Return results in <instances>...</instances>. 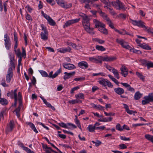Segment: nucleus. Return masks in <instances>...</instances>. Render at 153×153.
I'll use <instances>...</instances> for the list:
<instances>
[{"label": "nucleus", "instance_id": "61", "mask_svg": "<svg viewBox=\"0 0 153 153\" xmlns=\"http://www.w3.org/2000/svg\"><path fill=\"white\" fill-rule=\"evenodd\" d=\"M96 41L100 44H102L104 43L105 41L99 39H96Z\"/></svg>", "mask_w": 153, "mask_h": 153}, {"label": "nucleus", "instance_id": "44", "mask_svg": "<svg viewBox=\"0 0 153 153\" xmlns=\"http://www.w3.org/2000/svg\"><path fill=\"white\" fill-rule=\"evenodd\" d=\"M91 142L93 144H95V146L96 147L99 146L102 144L101 142L99 140H97L96 142L93 140Z\"/></svg>", "mask_w": 153, "mask_h": 153}, {"label": "nucleus", "instance_id": "36", "mask_svg": "<svg viewBox=\"0 0 153 153\" xmlns=\"http://www.w3.org/2000/svg\"><path fill=\"white\" fill-rule=\"evenodd\" d=\"M21 108V107H20V106H19L14 111L16 113L17 117L18 118H19L20 117V111Z\"/></svg>", "mask_w": 153, "mask_h": 153}, {"label": "nucleus", "instance_id": "10", "mask_svg": "<svg viewBox=\"0 0 153 153\" xmlns=\"http://www.w3.org/2000/svg\"><path fill=\"white\" fill-rule=\"evenodd\" d=\"M121 74L123 76H126L128 74V69L127 68L123 65H122L120 68Z\"/></svg>", "mask_w": 153, "mask_h": 153}, {"label": "nucleus", "instance_id": "41", "mask_svg": "<svg viewBox=\"0 0 153 153\" xmlns=\"http://www.w3.org/2000/svg\"><path fill=\"white\" fill-rule=\"evenodd\" d=\"M75 71H73L70 73L65 72L64 73V74H65L64 76H73L75 75Z\"/></svg>", "mask_w": 153, "mask_h": 153}, {"label": "nucleus", "instance_id": "15", "mask_svg": "<svg viewBox=\"0 0 153 153\" xmlns=\"http://www.w3.org/2000/svg\"><path fill=\"white\" fill-rule=\"evenodd\" d=\"M71 48L69 47L67 48H62L58 49V51L61 53L70 52Z\"/></svg>", "mask_w": 153, "mask_h": 153}, {"label": "nucleus", "instance_id": "7", "mask_svg": "<svg viewBox=\"0 0 153 153\" xmlns=\"http://www.w3.org/2000/svg\"><path fill=\"white\" fill-rule=\"evenodd\" d=\"M130 22L134 25L137 26L139 27L144 28L145 27V23L141 20L137 21L130 18Z\"/></svg>", "mask_w": 153, "mask_h": 153}, {"label": "nucleus", "instance_id": "62", "mask_svg": "<svg viewBox=\"0 0 153 153\" xmlns=\"http://www.w3.org/2000/svg\"><path fill=\"white\" fill-rule=\"evenodd\" d=\"M85 79V77H77L76 78H75L74 79V80L76 81H82L83 80Z\"/></svg>", "mask_w": 153, "mask_h": 153}, {"label": "nucleus", "instance_id": "4", "mask_svg": "<svg viewBox=\"0 0 153 153\" xmlns=\"http://www.w3.org/2000/svg\"><path fill=\"white\" fill-rule=\"evenodd\" d=\"M57 4L61 7L65 9H68L71 7L72 5L71 3H68L63 0H55Z\"/></svg>", "mask_w": 153, "mask_h": 153}, {"label": "nucleus", "instance_id": "58", "mask_svg": "<svg viewBox=\"0 0 153 153\" xmlns=\"http://www.w3.org/2000/svg\"><path fill=\"white\" fill-rule=\"evenodd\" d=\"M25 17L29 21H32V18L31 16L29 14L27 13L25 14Z\"/></svg>", "mask_w": 153, "mask_h": 153}, {"label": "nucleus", "instance_id": "52", "mask_svg": "<svg viewBox=\"0 0 153 153\" xmlns=\"http://www.w3.org/2000/svg\"><path fill=\"white\" fill-rule=\"evenodd\" d=\"M148 61L144 59H141L140 61L141 64L145 66H146Z\"/></svg>", "mask_w": 153, "mask_h": 153}, {"label": "nucleus", "instance_id": "26", "mask_svg": "<svg viewBox=\"0 0 153 153\" xmlns=\"http://www.w3.org/2000/svg\"><path fill=\"white\" fill-rule=\"evenodd\" d=\"M75 118L74 119V121L76 124L77 125L78 127L81 130H82V129L81 128V126L80 123L78 119V116L76 115L75 116Z\"/></svg>", "mask_w": 153, "mask_h": 153}, {"label": "nucleus", "instance_id": "18", "mask_svg": "<svg viewBox=\"0 0 153 153\" xmlns=\"http://www.w3.org/2000/svg\"><path fill=\"white\" fill-rule=\"evenodd\" d=\"M114 90V92L119 95H121L124 93V90L120 87L115 88Z\"/></svg>", "mask_w": 153, "mask_h": 153}, {"label": "nucleus", "instance_id": "64", "mask_svg": "<svg viewBox=\"0 0 153 153\" xmlns=\"http://www.w3.org/2000/svg\"><path fill=\"white\" fill-rule=\"evenodd\" d=\"M123 131V129H126L127 130H130L129 127L126 125L124 124L122 127Z\"/></svg>", "mask_w": 153, "mask_h": 153}, {"label": "nucleus", "instance_id": "50", "mask_svg": "<svg viewBox=\"0 0 153 153\" xmlns=\"http://www.w3.org/2000/svg\"><path fill=\"white\" fill-rule=\"evenodd\" d=\"M116 129L120 131H123L122 127L120 125L119 123H118L116 126Z\"/></svg>", "mask_w": 153, "mask_h": 153}, {"label": "nucleus", "instance_id": "21", "mask_svg": "<svg viewBox=\"0 0 153 153\" xmlns=\"http://www.w3.org/2000/svg\"><path fill=\"white\" fill-rule=\"evenodd\" d=\"M98 12L100 15L106 21H108V20L110 19L107 16V15L106 14L102 12L101 10L100 11H98Z\"/></svg>", "mask_w": 153, "mask_h": 153}, {"label": "nucleus", "instance_id": "49", "mask_svg": "<svg viewBox=\"0 0 153 153\" xmlns=\"http://www.w3.org/2000/svg\"><path fill=\"white\" fill-rule=\"evenodd\" d=\"M107 22L108 24L111 28L114 29L115 28L114 26L113 23L111 22L110 19L108 20V21H107Z\"/></svg>", "mask_w": 153, "mask_h": 153}, {"label": "nucleus", "instance_id": "11", "mask_svg": "<svg viewBox=\"0 0 153 153\" xmlns=\"http://www.w3.org/2000/svg\"><path fill=\"white\" fill-rule=\"evenodd\" d=\"M10 59V64L9 65L15 66V60L14 59V55L11 53H9L8 54Z\"/></svg>", "mask_w": 153, "mask_h": 153}, {"label": "nucleus", "instance_id": "47", "mask_svg": "<svg viewBox=\"0 0 153 153\" xmlns=\"http://www.w3.org/2000/svg\"><path fill=\"white\" fill-rule=\"evenodd\" d=\"M91 76H105V74L103 73H92L90 75Z\"/></svg>", "mask_w": 153, "mask_h": 153}, {"label": "nucleus", "instance_id": "31", "mask_svg": "<svg viewBox=\"0 0 153 153\" xmlns=\"http://www.w3.org/2000/svg\"><path fill=\"white\" fill-rule=\"evenodd\" d=\"M68 102L71 104H74L79 103H81L82 102V101L80 100H77L76 99L75 100H69L68 101Z\"/></svg>", "mask_w": 153, "mask_h": 153}, {"label": "nucleus", "instance_id": "37", "mask_svg": "<svg viewBox=\"0 0 153 153\" xmlns=\"http://www.w3.org/2000/svg\"><path fill=\"white\" fill-rule=\"evenodd\" d=\"M58 124L62 128H64L68 129L70 128L68 127L67 124H66L64 123L61 122V123H59Z\"/></svg>", "mask_w": 153, "mask_h": 153}, {"label": "nucleus", "instance_id": "48", "mask_svg": "<svg viewBox=\"0 0 153 153\" xmlns=\"http://www.w3.org/2000/svg\"><path fill=\"white\" fill-rule=\"evenodd\" d=\"M62 72L61 68H60L57 70L56 72L53 74V76H57Z\"/></svg>", "mask_w": 153, "mask_h": 153}, {"label": "nucleus", "instance_id": "22", "mask_svg": "<svg viewBox=\"0 0 153 153\" xmlns=\"http://www.w3.org/2000/svg\"><path fill=\"white\" fill-rule=\"evenodd\" d=\"M17 89L14 90V91H11V98H14V99H17L18 97L17 94Z\"/></svg>", "mask_w": 153, "mask_h": 153}, {"label": "nucleus", "instance_id": "55", "mask_svg": "<svg viewBox=\"0 0 153 153\" xmlns=\"http://www.w3.org/2000/svg\"><path fill=\"white\" fill-rule=\"evenodd\" d=\"M120 139L124 141H129L130 140L129 138H126L125 136H120Z\"/></svg>", "mask_w": 153, "mask_h": 153}, {"label": "nucleus", "instance_id": "19", "mask_svg": "<svg viewBox=\"0 0 153 153\" xmlns=\"http://www.w3.org/2000/svg\"><path fill=\"white\" fill-rule=\"evenodd\" d=\"M41 38L43 40H46L48 39V31L42 32L41 33Z\"/></svg>", "mask_w": 153, "mask_h": 153}, {"label": "nucleus", "instance_id": "30", "mask_svg": "<svg viewBox=\"0 0 153 153\" xmlns=\"http://www.w3.org/2000/svg\"><path fill=\"white\" fill-rule=\"evenodd\" d=\"M18 99L19 101V106H20V107H21L22 103V98L21 93L20 92L18 93L17 98V100Z\"/></svg>", "mask_w": 153, "mask_h": 153}, {"label": "nucleus", "instance_id": "27", "mask_svg": "<svg viewBox=\"0 0 153 153\" xmlns=\"http://www.w3.org/2000/svg\"><path fill=\"white\" fill-rule=\"evenodd\" d=\"M139 46L142 48L146 50H150L151 49V48L149 46L145 43L140 44Z\"/></svg>", "mask_w": 153, "mask_h": 153}, {"label": "nucleus", "instance_id": "51", "mask_svg": "<svg viewBox=\"0 0 153 153\" xmlns=\"http://www.w3.org/2000/svg\"><path fill=\"white\" fill-rule=\"evenodd\" d=\"M4 42L10 41V37L7 34L4 35Z\"/></svg>", "mask_w": 153, "mask_h": 153}, {"label": "nucleus", "instance_id": "63", "mask_svg": "<svg viewBox=\"0 0 153 153\" xmlns=\"http://www.w3.org/2000/svg\"><path fill=\"white\" fill-rule=\"evenodd\" d=\"M26 123L30 127L31 129L35 126L31 122H27Z\"/></svg>", "mask_w": 153, "mask_h": 153}, {"label": "nucleus", "instance_id": "45", "mask_svg": "<svg viewBox=\"0 0 153 153\" xmlns=\"http://www.w3.org/2000/svg\"><path fill=\"white\" fill-rule=\"evenodd\" d=\"M146 66L148 69H149L150 68H153V62L148 61Z\"/></svg>", "mask_w": 153, "mask_h": 153}, {"label": "nucleus", "instance_id": "53", "mask_svg": "<svg viewBox=\"0 0 153 153\" xmlns=\"http://www.w3.org/2000/svg\"><path fill=\"white\" fill-rule=\"evenodd\" d=\"M79 88H80V87L79 86H76V87H74L73 88L71 89V91H70V93L72 94L74 93V92L75 91L79 89Z\"/></svg>", "mask_w": 153, "mask_h": 153}, {"label": "nucleus", "instance_id": "24", "mask_svg": "<svg viewBox=\"0 0 153 153\" xmlns=\"http://www.w3.org/2000/svg\"><path fill=\"white\" fill-rule=\"evenodd\" d=\"M76 98L77 100H80V99H84V95L83 93H80L77 94L75 95Z\"/></svg>", "mask_w": 153, "mask_h": 153}, {"label": "nucleus", "instance_id": "54", "mask_svg": "<svg viewBox=\"0 0 153 153\" xmlns=\"http://www.w3.org/2000/svg\"><path fill=\"white\" fill-rule=\"evenodd\" d=\"M119 146V148L121 149H125L127 148V147L126 145L123 143L120 144Z\"/></svg>", "mask_w": 153, "mask_h": 153}, {"label": "nucleus", "instance_id": "28", "mask_svg": "<svg viewBox=\"0 0 153 153\" xmlns=\"http://www.w3.org/2000/svg\"><path fill=\"white\" fill-rule=\"evenodd\" d=\"M11 41L4 42V45L6 49L8 50L11 48Z\"/></svg>", "mask_w": 153, "mask_h": 153}, {"label": "nucleus", "instance_id": "33", "mask_svg": "<svg viewBox=\"0 0 153 153\" xmlns=\"http://www.w3.org/2000/svg\"><path fill=\"white\" fill-rule=\"evenodd\" d=\"M92 106L96 108L97 109H98L101 110H104V107L100 105H95L94 104H93Z\"/></svg>", "mask_w": 153, "mask_h": 153}, {"label": "nucleus", "instance_id": "56", "mask_svg": "<svg viewBox=\"0 0 153 153\" xmlns=\"http://www.w3.org/2000/svg\"><path fill=\"white\" fill-rule=\"evenodd\" d=\"M46 105L49 108H51L53 111H55V108L53 106H52L51 104L49 102H48V103Z\"/></svg>", "mask_w": 153, "mask_h": 153}, {"label": "nucleus", "instance_id": "59", "mask_svg": "<svg viewBox=\"0 0 153 153\" xmlns=\"http://www.w3.org/2000/svg\"><path fill=\"white\" fill-rule=\"evenodd\" d=\"M98 0H84L83 3H89L90 2L92 3L93 1H97Z\"/></svg>", "mask_w": 153, "mask_h": 153}, {"label": "nucleus", "instance_id": "17", "mask_svg": "<svg viewBox=\"0 0 153 153\" xmlns=\"http://www.w3.org/2000/svg\"><path fill=\"white\" fill-rule=\"evenodd\" d=\"M93 22L95 24V27L97 28H99L101 26H105V25L104 24L97 19H94Z\"/></svg>", "mask_w": 153, "mask_h": 153}, {"label": "nucleus", "instance_id": "43", "mask_svg": "<svg viewBox=\"0 0 153 153\" xmlns=\"http://www.w3.org/2000/svg\"><path fill=\"white\" fill-rule=\"evenodd\" d=\"M1 84L4 87H7L9 86L7 84H6V80L5 81V79H2V80L1 81Z\"/></svg>", "mask_w": 153, "mask_h": 153}, {"label": "nucleus", "instance_id": "3", "mask_svg": "<svg viewBox=\"0 0 153 153\" xmlns=\"http://www.w3.org/2000/svg\"><path fill=\"white\" fill-rule=\"evenodd\" d=\"M98 82L100 84L105 87V88H107L106 86L111 88L113 87V85L111 83L106 79L100 78L99 79Z\"/></svg>", "mask_w": 153, "mask_h": 153}, {"label": "nucleus", "instance_id": "40", "mask_svg": "<svg viewBox=\"0 0 153 153\" xmlns=\"http://www.w3.org/2000/svg\"><path fill=\"white\" fill-rule=\"evenodd\" d=\"M48 22L49 24L51 25L54 26L56 25V22H55L51 18L48 19Z\"/></svg>", "mask_w": 153, "mask_h": 153}, {"label": "nucleus", "instance_id": "23", "mask_svg": "<svg viewBox=\"0 0 153 153\" xmlns=\"http://www.w3.org/2000/svg\"><path fill=\"white\" fill-rule=\"evenodd\" d=\"M145 138L148 140L151 141L153 143V136L149 134H146Z\"/></svg>", "mask_w": 153, "mask_h": 153}, {"label": "nucleus", "instance_id": "46", "mask_svg": "<svg viewBox=\"0 0 153 153\" xmlns=\"http://www.w3.org/2000/svg\"><path fill=\"white\" fill-rule=\"evenodd\" d=\"M39 71L42 76H48V74L46 71L43 70Z\"/></svg>", "mask_w": 153, "mask_h": 153}, {"label": "nucleus", "instance_id": "42", "mask_svg": "<svg viewBox=\"0 0 153 153\" xmlns=\"http://www.w3.org/2000/svg\"><path fill=\"white\" fill-rule=\"evenodd\" d=\"M111 72L114 74L115 76H118L119 75L118 71L114 68H113Z\"/></svg>", "mask_w": 153, "mask_h": 153}, {"label": "nucleus", "instance_id": "32", "mask_svg": "<svg viewBox=\"0 0 153 153\" xmlns=\"http://www.w3.org/2000/svg\"><path fill=\"white\" fill-rule=\"evenodd\" d=\"M0 103L2 105H5L7 104L8 101L6 99L1 98L0 99Z\"/></svg>", "mask_w": 153, "mask_h": 153}, {"label": "nucleus", "instance_id": "60", "mask_svg": "<svg viewBox=\"0 0 153 153\" xmlns=\"http://www.w3.org/2000/svg\"><path fill=\"white\" fill-rule=\"evenodd\" d=\"M127 90L132 92H134V89L133 88L131 87L130 85H129L128 87L127 88Z\"/></svg>", "mask_w": 153, "mask_h": 153}, {"label": "nucleus", "instance_id": "57", "mask_svg": "<svg viewBox=\"0 0 153 153\" xmlns=\"http://www.w3.org/2000/svg\"><path fill=\"white\" fill-rule=\"evenodd\" d=\"M25 8L27 9V11L30 13L32 12L33 9L30 7L29 5H27L25 7Z\"/></svg>", "mask_w": 153, "mask_h": 153}, {"label": "nucleus", "instance_id": "20", "mask_svg": "<svg viewBox=\"0 0 153 153\" xmlns=\"http://www.w3.org/2000/svg\"><path fill=\"white\" fill-rule=\"evenodd\" d=\"M14 127V124L13 121L11 120L7 126L8 131H11Z\"/></svg>", "mask_w": 153, "mask_h": 153}, {"label": "nucleus", "instance_id": "16", "mask_svg": "<svg viewBox=\"0 0 153 153\" xmlns=\"http://www.w3.org/2000/svg\"><path fill=\"white\" fill-rule=\"evenodd\" d=\"M15 69V66L9 65V68L8 70L6 76H13V71Z\"/></svg>", "mask_w": 153, "mask_h": 153}, {"label": "nucleus", "instance_id": "35", "mask_svg": "<svg viewBox=\"0 0 153 153\" xmlns=\"http://www.w3.org/2000/svg\"><path fill=\"white\" fill-rule=\"evenodd\" d=\"M143 28L144 30L146 31L148 33H153V28L146 27V26L145 27H144Z\"/></svg>", "mask_w": 153, "mask_h": 153}, {"label": "nucleus", "instance_id": "29", "mask_svg": "<svg viewBox=\"0 0 153 153\" xmlns=\"http://www.w3.org/2000/svg\"><path fill=\"white\" fill-rule=\"evenodd\" d=\"M98 30L102 33L106 34L108 33L107 30L105 28V26H101L99 28Z\"/></svg>", "mask_w": 153, "mask_h": 153}, {"label": "nucleus", "instance_id": "14", "mask_svg": "<svg viewBox=\"0 0 153 153\" xmlns=\"http://www.w3.org/2000/svg\"><path fill=\"white\" fill-rule=\"evenodd\" d=\"M124 108L125 109L127 113L129 114H133L134 115L135 114L137 113V112L135 111H134L131 110H129L128 106L127 105L125 104H123Z\"/></svg>", "mask_w": 153, "mask_h": 153}, {"label": "nucleus", "instance_id": "39", "mask_svg": "<svg viewBox=\"0 0 153 153\" xmlns=\"http://www.w3.org/2000/svg\"><path fill=\"white\" fill-rule=\"evenodd\" d=\"M96 49L101 51H104L105 50V48L102 46L97 45L96 46Z\"/></svg>", "mask_w": 153, "mask_h": 153}, {"label": "nucleus", "instance_id": "34", "mask_svg": "<svg viewBox=\"0 0 153 153\" xmlns=\"http://www.w3.org/2000/svg\"><path fill=\"white\" fill-rule=\"evenodd\" d=\"M142 97V94L139 92H137L134 96V98L135 100H137L140 99Z\"/></svg>", "mask_w": 153, "mask_h": 153}, {"label": "nucleus", "instance_id": "1", "mask_svg": "<svg viewBox=\"0 0 153 153\" xmlns=\"http://www.w3.org/2000/svg\"><path fill=\"white\" fill-rule=\"evenodd\" d=\"M95 57L96 63H101L102 61H106L107 62H111L115 60L116 58L113 56H106L105 57H102L97 56Z\"/></svg>", "mask_w": 153, "mask_h": 153}, {"label": "nucleus", "instance_id": "2", "mask_svg": "<svg viewBox=\"0 0 153 153\" xmlns=\"http://www.w3.org/2000/svg\"><path fill=\"white\" fill-rule=\"evenodd\" d=\"M111 5L116 9L120 10L122 9L125 10L126 8L125 5L120 0H117L116 1H112Z\"/></svg>", "mask_w": 153, "mask_h": 153}, {"label": "nucleus", "instance_id": "13", "mask_svg": "<svg viewBox=\"0 0 153 153\" xmlns=\"http://www.w3.org/2000/svg\"><path fill=\"white\" fill-rule=\"evenodd\" d=\"M78 65L79 67L84 69L87 68L88 66V63L84 61L79 62Z\"/></svg>", "mask_w": 153, "mask_h": 153}, {"label": "nucleus", "instance_id": "5", "mask_svg": "<svg viewBox=\"0 0 153 153\" xmlns=\"http://www.w3.org/2000/svg\"><path fill=\"white\" fill-rule=\"evenodd\" d=\"M143 98L144 100L142 101V104L143 105L149 103L150 102H153V93H149L148 96H145Z\"/></svg>", "mask_w": 153, "mask_h": 153}, {"label": "nucleus", "instance_id": "6", "mask_svg": "<svg viewBox=\"0 0 153 153\" xmlns=\"http://www.w3.org/2000/svg\"><path fill=\"white\" fill-rule=\"evenodd\" d=\"M116 42L120 44L123 48L130 50L131 51V48L128 44V43L122 39H116Z\"/></svg>", "mask_w": 153, "mask_h": 153}, {"label": "nucleus", "instance_id": "12", "mask_svg": "<svg viewBox=\"0 0 153 153\" xmlns=\"http://www.w3.org/2000/svg\"><path fill=\"white\" fill-rule=\"evenodd\" d=\"M62 65L65 68L68 70H72L76 68L75 66L74 65L67 63H63Z\"/></svg>", "mask_w": 153, "mask_h": 153}, {"label": "nucleus", "instance_id": "25", "mask_svg": "<svg viewBox=\"0 0 153 153\" xmlns=\"http://www.w3.org/2000/svg\"><path fill=\"white\" fill-rule=\"evenodd\" d=\"M96 127L95 126H93L92 125H89L87 127V129L89 132H94Z\"/></svg>", "mask_w": 153, "mask_h": 153}, {"label": "nucleus", "instance_id": "8", "mask_svg": "<svg viewBox=\"0 0 153 153\" xmlns=\"http://www.w3.org/2000/svg\"><path fill=\"white\" fill-rule=\"evenodd\" d=\"M79 19H76L69 20L66 22L63 27L64 28L67 27L72 24L78 22L79 21Z\"/></svg>", "mask_w": 153, "mask_h": 153}, {"label": "nucleus", "instance_id": "9", "mask_svg": "<svg viewBox=\"0 0 153 153\" xmlns=\"http://www.w3.org/2000/svg\"><path fill=\"white\" fill-rule=\"evenodd\" d=\"M83 25L85 30L88 33L92 35L95 34V32L93 30V28H91L90 27V23L87 24V25H85L83 24Z\"/></svg>", "mask_w": 153, "mask_h": 153}, {"label": "nucleus", "instance_id": "38", "mask_svg": "<svg viewBox=\"0 0 153 153\" xmlns=\"http://www.w3.org/2000/svg\"><path fill=\"white\" fill-rule=\"evenodd\" d=\"M15 53L18 58L22 57V54L19 49L14 50Z\"/></svg>", "mask_w": 153, "mask_h": 153}]
</instances>
